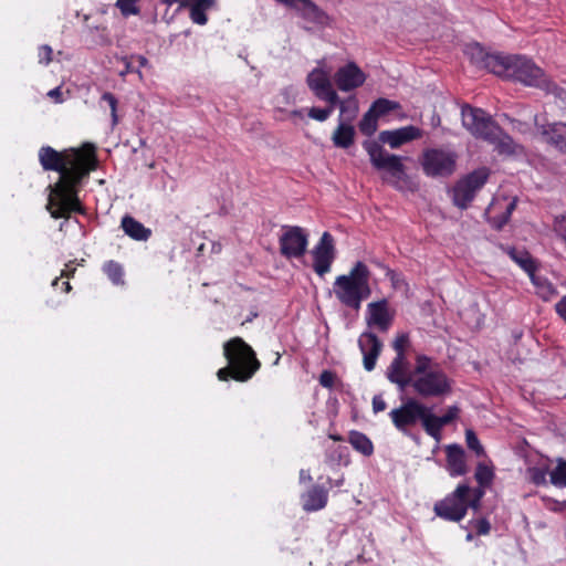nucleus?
<instances>
[{"label": "nucleus", "mask_w": 566, "mask_h": 566, "mask_svg": "<svg viewBox=\"0 0 566 566\" xmlns=\"http://www.w3.org/2000/svg\"><path fill=\"white\" fill-rule=\"evenodd\" d=\"M300 480H301V481H311V480H312V476H311V474H310V472H308V471H306V470H301V472H300Z\"/></svg>", "instance_id": "obj_56"}, {"label": "nucleus", "mask_w": 566, "mask_h": 566, "mask_svg": "<svg viewBox=\"0 0 566 566\" xmlns=\"http://www.w3.org/2000/svg\"><path fill=\"white\" fill-rule=\"evenodd\" d=\"M323 61L313 69L306 76V84L313 94L321 101L331 105L339 102V96L333 88L329 71L323 69Z\"/></svg>", "instance_id": "obj_12"}, {"label": "nucleus", "mask_w": 566, "mask_h": 566, "mask_svg": "<svg viewBox=\"0 0 566 566\" xmlns=\"http://www.w3.org/2000/svg\"><path fill=\"white\" fill-rule=\"evenodd\" d=\"M422 137V130L409 125L394 130H384L379 134V142L388 144L390 148L397 149L401 145Z\"/></svg>", "instance_id": "obj_20"}, {"label": "nucleus", "mask_w": 566, "mask_h": 566, "mask_svg": "<svg viewBox=\"0 0 566 566\" xmlns=\"http://www.w3.org/2000/svg\"><path fill=\"white\" fill-rule=\"evenodd\" d=\"M410 386L422 398H439L451 392L452 381L431 357L419 354Z\"/></svg>", "instance_id": "obj_4"}, {"label": "nucleus", "mask_w": 566, "mask_h": 566, "mask_svg": "<svg viewBox=\"0 0 566 566\" xmlns=\"http://www.w3.org/2000/svg\"><path fill=\"white\" fill-rule=\"evenodd\" d=\"M359 130L366 136H371L377 130L378 117L368 109L359 122Z\"/></svg>", "instance_id": "obj_33"}, {"label": "nucleus", "mask_w": 566, "mask_h": 566, "mask_svg": "<svg viewBox=\"0 0 566 566\" xmlns=\"http://www.w3.org/2000/svg\"><path fill=\"white\" fill-rule=\"evenodd\" d=\"M490 532V524L485 520H481L478 523V533L481 535H485Z\"/></svg>", "instance_id": "obj_51"}, {"label": "nucleus", "mask_w": 566, "mask_h": 566, "mask_svg": "<svg viewBox=\"0 0 566 566\" xmlns=\"http://www.w3.org/2000/svg\"><path fill=\"white\" fill-rule=\"evenodd\" d=\"M308 245L307 233L301 227H284L280 237V252L287 259H298L304 255Z\"/></svg>", "instance_id": "obj_14"}, {"label": "nucleus", "mask_w": 566, "mask_h": 566, "mask_svg": "<svg viewBox=\"0 0 566 566\" xmlns=\"http://www.w3.org/2000/svg\"><path fill=\"white\" fill-rule=\"evenodd\" d=\"M554 97V103L563 111H566V91L551 82V90L545 91Z\"/></svg>", "instance_id": "obj_38"}, {"label": "nucleus", "mask_w": 566, "mask_h": 566, "mask_svg": "<svg viewBox=\"0 0 566 566\" xmlns=\"http://www.w3.org/2000/svg\"><path fill=\"white\" fill-rule=\"evenodd\" d=\"M48 96L50 98H52L55 103L60 104V103H63V97H62V90H61V86H57L51 91L48 92Z\"/></svg>", "instance_id": "obj_50"}, {"label": "nucleus", "mask_w": 566, "mask_h": 566, "mask_svg": "<svg viewBox=\"0 0 566 566\" xmlns=\"http://www.w3.org/2000/svg\"><path fill=\"white\" fill-rule=\"evenodd\" d=\"M489 176L490 170L481 167L460 179L452 189L453 203L460 209H465L485 185Z\"/></svg>", "instance_id": "obj_10"}, {"label": "nucleus", "mask_w": 566, "mask_h": 566, "mask_svg": "<svg viewBox=\"0 0 566 566\" xmlns=\"http://www.w3.org/2000/svg\"><path fill=\"white\" fill-rule=\"evenodd\" d=\"M398 107L399 104L397 102L387 98H378L371 104L369 109L379 118Z\"/></svg>", "instance_id": "obj_34"}, {"label": "nucleus", "mask_w": 566, "mask_h": 566, "mask_svg": "<svg viewBox=\"0 0 566 566\" xmlns=\"http://www.w3.org/2000/svg\"><path fill=\"white\" fill-rule=\"evenodd\" d=\"M335 105L328 104L325 108L311 107L307 112V116L317 122H325L333 113Z\"/></svg>", "instance_id": "obj_39"}, {"label": "nucleus", "mask_w": 566, "mask_h": 566, "mask_svg": "<svg viewBox=\"0 0 566 566\" xmlns=\"http://www.w3.org/2000/svg\"><path fill=\"white\" fill-rule=\"evenodd\" d=\"M214 0H196L190 7V19L193 23L205 25L208 22L206 11L211 9Z\"/></svg>", "instance_id": "obj_28"}, {"label": "nucleus", "mask_w": 566, "mask_h": 566, "mask_svg": "<svg viewBox=\"0 0 566 566\" xmlns=\"http://www.w3.org/2000/svg\"><path fill=\"white\" fill-rule=\"evenodd\" d=\"M386 376L388 380L405 390L413 378V370H409V363L407 356H395L392 361L387 368Z\"/></svg>", "instance_id": "obj_19"}, {"label": "nucleus", "mask_w": 566, "mask_h": 566, "mask_svg": "<svg viewBox=\"0 0 566 566\" xmlns=\"http://www.w3.org/2000/svg\"><path fill=\"white\" fill-rule=\"evenodd\" d=\"M137 2L138 0H117L116 6L124 17H128L139 13Z\"/></svg>", "instance_id": "obj_42"}, {"label": "nucleus", "mask_w": 566, "mask_h": 566, "mask_svg": "<svg viewBox=\"0 0 566 566\" xmlns=\"http://www.w3.org/2000/svg\"><path fill=\"white\" fill-rule=\"evenodd\" d=\"M409 345V335L407 333L398 334L392 343L396 356H406V347Z\"/></svg>", "instance_id": "obj_43"}, {"label": "nucleus", "mask_w": 566, "mask_h": 566, "mask_svg": "<svg viewBox=\"0 0 566 566\" xmlns=\"http://www.w3.org/2000/svg\"><path fill=\"white\" fill-rule=\"evenodd\" d=\"M164 3H167V4H172L175 3L177 0H161Z\"/></svg>", "instance_id": "obj_61"}, {"label": "nucleus", "mask_w": 566, "mask_h": 566, "mask_svg": "<svg viewBox=\"0 0 566 566\" xmlns=\"http://www.w3.org/2000/svg\"><path fill=\"white\" fill-rule=\"evenodd\" d=\"M327 499V491L322 486L314 485L302 495V505L306 512L319 511L326 506Z\"/></svg>", "instance_id": "obj_23"}, {"label": "nucleus", "mask_w": 566, "mask_h": 566, "mask_svg": "<svg viewBox=\"0 0 566 566\" xmlns=\"http://www.w3.org/2000/svg\"><path fill=\"white\" fill-rule=\"evenodd\" d=\"M555 311L566 323V295L555 304Z\"/></svg>", "instance_id": "obj_48"}, {"label": "nucleus", "mask_w": 566, "mask_h": 566, "mask_svg": "<svg viewBox=\"0 0 566 566\" xmlns=\"http://www.w3.org/2000/svg\"><path fill=\"white\" fill-rule=\"evenodd\" d=\"M515 208V201L511 202L507 207V213L510 214L512 210Z\"/></svg>", "instance_id": "obj_59"}, {"label": "nucleus", "mask_w": 566, "mask_h": 566, "mask_svg": "<svg viewBox=\"0 0 566 566\" xmlns=\"http://www.w3.org/2000/svg\"><path fill=\"white\" fill-rule=\"evenodd\" d=\"M447 451V470L451 476L464 475L468 472L465 452L459 444H450Z\"/></svg>", "instance_id": "obj_22"}, {"label": "nucleus", "mask_w": 566, "mask_h": 566, "mask_svg": "<svg viewBox=\"0 0 566 566\" xmlns=\"http://www.w3.org/2000/svg\"><path fill=\"white\" fill-rule=\"evenodd\" d=\"M368 266L357 261L347 274L336 276L333 292L338 302L354 311H358L363 301L371 294Z\"/></svg>", "instance_id": "obj_5"}, {"label": "nucleus", "mask_w": 566, "mask_h": 566, "mask_svg": "<svg viewBox=\"0 0 566 566\" xmlns=\"http://www.w3.org/2000/svg\"><path fill=\"white\" fill-rule=\"evenodd\" d=\"M363 147L367 151L373 167L377 170H386L390 176L391 185L396 189L403 190L406 187L413 190L400 156L388 153L376 140H365Z\"/></svg>", "instance_id": "obj_7"}, {"label": "nucleus", "mask_w": 566, "mask_h": 566, "mask_svg": "<svg viewBox=\"0 0 566 566\" xmlns=\"http://www.w3.org/2000/svg\"><path fill=\"white\" fill-rule=\"evenodd\" d=\"M358 346L363 354L364 368L367 371L375 369L376 361L381 353L382 343L373 332H364L358 338Z\"/></svg>", "instance_id": "obj_18"}, {"label": "nucleus", "mask_w": 566, "mask_h": 566, "mask_svg": "<svg viewBox=\"0 0 566 566\" xmlns=\"http://www.w3.org/2000/svg\"><path fill=\"white\" fill-rule=\"evenodd\" d=\"M483 64L497 76L511 78L543 91L551 90V80L539 66L525 55L485 54Z\"/></svg>", "instance_id": "obj_3"}, {"label": "nucleus", "mask_w": 566, "mask_h": 566, "mask_svg": "<svg viewBox=\"0 0 566 566\" xmlns=\"http://www.w3.org/2000/svg\"><path fill=\"white\" fill-rule=\"evenodd\" d=\"M104 272L114 284L123 283V268L115 261H108L103 266Z\"/></svg>", "instance_id": "obj_36"}, {"label": "nucleus", "mask_w": 566, "mask_h": 566, "mask_svg": "<svg viewBox=\"0 0 566 566\" xmlns=\"http://www.w3.org/2000/svg\"><path fill=\"white\" fill-rule=\"evenodd\" d=\"M530 277L536 287L537 295L541 298L544 301H549L553 296L556 295V289L546 277L539 276L535 274V272H533Z\"/></svg>", "instance_id": "obj_29"}, {"label": "nucleus", "mask_w": 566, "mask_h": 566, "mask_svg": "<svg viewBox=\"0 0 566 566\" xmlns=\"http://www.w3.org/2000/svg\"><path fill=\"white\" fill-rule=\"evenodd\" d=\"M507 254L515 261L528 275L535 272V264L530 254L525 251H518L514 248L507 249Z\"/></svg>", "instance_id": "obj_31"}, {"label": "nucleus", "mask_w": 566, "mask_h": 566, "mask_svg": "<svg viewBox=\"0 0 566 566\" xmlns=\"http://www.w3.org/2000/svg\"><path fill=\"white\" fill-rule=\"evenodd\" d=\"M457 154L442 148H428L422 153L420 165L428 177H447L455 170Z\"/></svg>", "instance_id": "obj_8"}, {"label": "nucleus", "mask_w": 566, "mask_h": 566, "mask_svg": "<svg viewBox=\"0 0 566 566\" xmlns=\"http://www.w3.org/2000/svg\"><path fill=\"white\" fill-rule=\"evenodd\" d=\"M335 381V375L329 370H324L319 376V384L325 388H332Z\"/></svg>", "instance_id": "obj_46"}, {"label": "nucleus", "mask_w": 566, "mask_h": 566, "mask_svg": "<svg viewBox=\"0 0 566 566\" xmlns=\"http://www.w3.org/2000/svg\"><path fill=\"white\" fill-rule=\"evenodd\" d=\"M52 48L49 46V45H41L39 48V53H38V56H39V62L40 63H43V64H49L52 60Z\"/></svg>", "instance_id": "obj_45"}, {"label": "nucleus", "mask_w": 566, "mask_h": 566, "mask_svg": "<svg viewBox=\"0 0 566 566\" xmlns=\"http://www.w3.org/2000/svg\"><path fill=\"white\" fill-rule=\"evenodd\" d=\"M313 256V270L319 275L324 276L331 271L332 264L336 258V248L333 235L325 231L319 241L311 251Z\"/></svg>", "instance_id": "obj_13"}, {"label": "nucleus", "mask_w": 566, "mask_h": 566, "mask_svg": "<svg viewBox=\"0 0 566 566\" xmlns=\"http://www.w3.org/2000/svg\"><path fill=\"white\" fill-rule=\"evenodd\" d=\"M463 126L475 137L493 138L497 133V124L481 108L465 105L461 109Z\"/></svg>", "instance_id": "obj_11"}, {"label": "nucleus", "mask_w": 566, "mask_h": 566, "mask_svg": "<svg viewBox=\"0 0 566 566\" xmlns=\"http://www.w3.org/2000/svg\"><path fill=\"white\" fill-rule=\"evenodd\" d=\"M474 478L478 484L482 486L491 485L494 479V469L491 464L480 462L476 465Z\"/></svg>", "instance_id": "obj_32"}, {"label": "nucleus", "mask_w": 566, "mask_h": 566, "mask_svg": "<svg viewBox=\"0 0 566 566\" xmlns=\"http://www.w3.org/2000/svg\"><path fill=\"white\" fill-rule=\"evenodd\" d=\"M469 494L470 486L467 483L459 484L450 495L434 504L436 514L448 521H461L470 507Z\"/></svg>", "instance_id": "obj_9"}, {"label": "nucleus", "mask_w": 566, "mask_h": 566, "mask_svg": "<svg viewBox=\"0 0 566 566\" xmlns=\"http://www.w3.org/2000/svg\"><path fill=\"white\" fill-rule=\"evenodd\" d=\"M465 441L469 449L475 452L476 455H484V448L480 443V440L478 439L476 434L473 430L468 429L465 430Z\"/></svg>", "instance_id": "obj_41"}, {"label": "nucleus", "mask_w": 566, "mask_h": 566, "mask_svg": "<svg viewBox=\"0 0 566 566\" xmlns=\"http://www.w3.org/2000/svg\"><path fill=\"white\" fill-rule=\"evenodd\" d=\"M289 8L295 10L303 20L315 27L325 28L331 23L328 14L312 0H293V4H290Z\"/></svg>", "instance_id": "obj_17"}, {"label": "nucleus", "mask_w": 566, "mask_h": 566, "mask_svg": "<svg viewBox=\"0 0 566 566\" xmlns=\"http://www.w3.org/2000/svg\"><path fill=\"white\" fill-rule=\"evenodd\" d=\"M334 81L339 91L350 92L365 83L366 74L355 62H348L336 71Z\"/></svg>", "instance_id": "obj_15"}, {"label": "nucleus", "mask_w": 566, "mask_h": 566, "mask_svg": "<svg viewBox=\"0 0 566 566\" xmlns=\"http://www.w3.org/2000/svg\"><path fill=\"white\" fill-rule=\"evenodd\" d=\"M485 488L480 484L473 490L470 488L469 504L471 509L478 510L480 507L481 500L485 494Z\"/></svg>", "instance_id": "obj_44"}, {"label": "nucleus", "mask_w": 566, "mask_h": 566, "mask_svg": "<svg viewBox=\"0 0 566 566\" xmlns=\"http://www.w3.org/2000/svg\"><path fill=\"white\" fill-rule=\"evenodd\" d=\"M355 128L352 124L338 120V125L333 133L332 140L335 147L348 148L353 145Z\"/></svg>", "instance_id": "obj_25"}, {"label": "nucleus", "mask_w": 566, "mask_h": 566, "mask_svg": "<svg viewBox=\"0 0 566 566\" xmlns=\"http://www.w3.org/2000/svg\"><path fill=\"white\" fill-rule=\"evenodd\" d=\"M74 269H71L69 264L65 265V269L62 271L61 276L69 277L71 272H73Z\"/></svg>", "instance_id": "obj_57"}, {"label": "nucleus", "mask_w": 566, "mask_h": 566, "mask_svg": "<svg viewBox=\"0 0 566 566\" xmlns=\"http://www.w3.org/2000/svg\"><path fill=\"white\" fill-rule=\"evenodd\" d=\"M290 117L291 118H298V119H304V112L303 109H293L290 112Z\"/></svg>", "instance_id": "obj_53"}, {"label": "nucleus", "mask_w": 566, "mask_h": 566, "mask_svg": "<svg viewBox=\"0 0 566 566\" xmlns=\"http://www.w3.org/2000/svg\"><path fill=\"white\" fill-rule=\"evenodd\" d=\"M124 63H125V67H124V70H123V71H120V72H119V75H120V76H125V75H127L128 73H133V72H137V73L139 74V76L142 75V73H140L139 69H138V70H136V69L134 67V62H133V60H132V59H130V60H128V59H124Z\"/></svg>", "instance_id": "obj_49"}, {"label": "nucleus", "mask_w": 566, "mask_h": 566, "mask_svg": "<svg viewBox=\"0 0 566 566\" xmlns=\"http://www.w3.org/2000/svg\"><path fill=\"white\" fill-rule=\"evenodd\" d=\"M392 322L394 315L389 311V304L386 298L367 305L366 323L368 327H376L380 332H387Z\"/></svg>", "instance_id": "obj_16"}, {"label": "nucleus", "mask_w": 566, "mask_h": 566, "mask_svg": "<svg viewBox=\"0 0 566 566\" xmlns=\"http://www.w3.org/2000/svg\"><path fill=\"white\" fill-rule=\"evenodd\" d=\"M459 415L460 409L454 405L448 407L443 416H436L432 408L413 398L389 412L392 423L399 431L407 433L410 427L420 421L426 433L437 441L441 439L442 428L455 420Z\"/></svg>", "instance_id": "obj_2"}, {"label": "nucleus", "mask_w": 566, "mask_h": 566, "mask_svg": "<svg viewBox=\"0 0 566 566\" xmlns=\"http://www.w3.org/2000/svg\"><path fill=\"white\" fill-rule=\"evenodd\" d=\"M39 160L44 170L57 171L59 180L49 186L46 209L52 218H69L71 212L84 213V208L78 199L76 186L82 177L91 169L93 159L78 151L63 157L50 146H44L39 151Z\"/></svg>", "instance_id": "obj_1"}, {"label": "nucleus", "mask_w": 566, "mask_h": 566, "mask_svg": "<svg viewBox=\"0 0 566 566\" xmlns=\"http://www.w3.org/2000/svg\"><path fill=\"white\" fill-rule=\"evenodd\" d=\"M386 407H387L386 401L382 399L381 396L377 395L373 398V410L375 413L384 411L386 409Z\"/></svg>", "instance_id": "obj_47"}, {"label": "nucleus", "mask_w": 566, "mask_h": 566, "mask_svg": "<svg viewBox=\"0 0 566 566\" xmlns=\"http://www.w3.org/2000/svg\"><path fill=\"white\" fill-rule=\"evenodd\" d=\"M223 349L229 367L218 370L217 376L220 380H228L231 376L238 381H245L259 369L260 363L254 352L241 338L227 342Z\"/></svg>", "instance_id": "obj_6"}, {"label": "nucleus", "mask_w": 566, "mask_h": 566, "mask_svg": "<svg viewBox=\"0 0 566 566\" xmlns=\"http://www.w3.org/2000/svg\"><path fill=\"white\" fill-rule=\"evenodd\" d=\"M336 105H339L340 112L338 120L352 124L358 113L357 99L354 96L347 97L346 99L339 98V102Z\"/></svg>", "instance_id": "obj_30"}, {"label": "nucleus", "mask_w": 566, "mask_h": 566, "mask_svg": "<svg viewBox=\"0 0 566 566\" xmlns=\"http://www.w3.org/2000/svg\"><path fill=\"white\" fill-rule=\"evenodd\" d=\"M63 286H64V291H65V292H70V290H71V285H70V283H69V282H63Z\"/></svg>", "instance_id": "obj_60"}, {"label": "nucleus", "mask_w": 566, "mask_h": 566, "mask_svg": "<svg viewBox=\"0 0 566 566\" xmlns=\"http://www.w3.org/2000/svg\"><path fill=\"white\" fill-rule=\"evenodd\" d=\"M132 60H135L138 63L139 67H144L148 64V60L143 55L132 56Z\"/></svg>", "instance_id": "obj_52"}, {"label": "nucleus", "mask_w": 566, "mask_h": 566, "mask_svg": "<svg viewBox=\"0 0 566 566\" xmlns=\"http://www.w3.org/2000/svg\"><path fill=\"white\" fill-rule=\"evenodd\" d=\"M539 134L543 140L557 149L558 151L566 154V123L554 122L551 124L538 125Z\"/></svg>", "instance_id": "obj_21"}, {"label": "nucleus", "mask_w": 566, "mask_h": 566, "mask_svg": "<svg viewBox=\"0 0 566 566\" xmlns=\"http://www.w3.org/2000/svg\"><path fill=\"white\" fill-rule=\"evenodd\" d=\"M122 228L128 237L137 241H146L151 235L150 229L130 216L122 219Z\"/></svg>", "instance_id": "obj_26"}, {"label": "nucleus", "mask_w": 566, "mask_h": 566, "mask_svg": "<svg viewBox=\"0 0 566 566\" xmlns=\"http://www.w3.org/2000/svg\"><path fill=\"white\" fill-rule=\"evenodd\" d=\"M548 473L547 467L541 468V467H531L527 469V475L532 483L535 485H544L546 484V475Z\"/></svg>", "instance_id": "obj_37"}, {"label": "nucleus", "mask_w": 566, "mask_h": 566, "mask_svg": "<svg viewBox=\"0 0 566 566\" xmlns=\"http://www.w3.org/2000/svg\"><path fill=\"white\" fill-rule=\"evenodd\" d=\"M348 441L357 452L365 457H370L374 453V444L371 440L363 432L355 430L350 431Z\"/></svg>", "instance_id": "obj_27"}, {"label": "nucleus", "mask_w": 566, "mask_h": 566, "mask_svg": "<svg viewBox=\"0 0 566 566\" xmlns=\"http://www.w3.org/2000/svg\"><path fill=\"white\" fill-rule=\"evenodd\" d=\"M57 283H59V279L56 277L55 280H53L52 285L55 286V285H57Z\"/></svg>", "instance_id": "obj_62"}, {"label": "nucleus", "mask_w": 566, "mask_h": 566, "mask_svg": "<svg viewBox=\"0 0 566 566\" xmlns=\"http://www.w3.org/2000/svg\"><path fill=\"white\" fill-rule=\"evenodd\" d=\"M386 276L390 279V281L392 282L394 285L397 284L398 280H397V274L395 271L390 270V269H386Z\"/></svg>", "instance_id": "obj_54"}, {"label": "nucleus", "mask_w": 566, "mask_h": 566, "mask_svg": "<svg viewBox=\"0 0 566 566\" xmlns=\"http://www.w3.org/2000/svg\"><path fill=\"white\" fill-rule=\"evenodd\" d=\"M551 483L558 488L566 486V461L563 459L557 460V465L551 471Z\"/></svg>", "instance_id": "obj_35"}, {"label": "nucleus", "mask_w": 566, "mask_h": 566, "mask_svg": "<svg viewBox=\"0 0 566 566\" xmlns=\"http://www.w3.org/2000/svg\"><path fill=\"white\" fill-rule=\"evenodd\" d=\"M486 142L494 145L495 149L503 155H514L521 150V147L511 136L505 134L497 125V133L493 138H486Z\"/></svg>", "instance_id": "obj_24"}, {"label": "nucleus", "mask_w": 566, "mask_h": 566, "mask_svg": "<svg viewBox=\"0 0 566 566\" xmlns=\"http://www.w3.org/2000/svg\"><path fill=\"white\" fill-rule=\"evenodd\" d=\"M280 96L282 97L284 103L289 104L291 102L290 101L291 99V94H290V90L289 88H284L281 92Z\"/></svg>", "instance_id": "obj_55"}, {"label": "nucleus", "mask_w": 566, "mask_h": 566, "mask_svg": "<svg viewBox=\"0 0 566 566\" xmlns=\"http://www.w3.org/2000/svg\"><path fill=\"white\" fill-rule=\"evenodd\" d=\"M103 102H106L107 105L109 106V109H111V117H112V127H115L117 124H118V116H117V105H118V101L117 98L115 97L114 94L109 93V92H105L103 95H102V98H101Z\"/></svg>", "instance_id": "obj_40"}, {"label": "nucleus", "mask_w": 566, "mask_h": 566, "mask_svg": "<svg viewBox=\"0 0 566 566\" xmlns=\"http://www.w3.org/2000/svg\"><path fill=\"white\" fill-rule=\"evenodd\" d=\"M328 482H329V484L333 486V484H332V480H328ZM343 483H344V479H343V478H340V479H338V480H336V481H335L334 485H335V486H340V485H343Z\"/></svg>", "instance_id": "obj_58"}]
</instances>
